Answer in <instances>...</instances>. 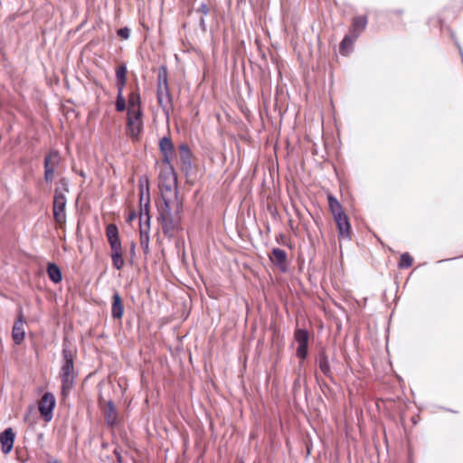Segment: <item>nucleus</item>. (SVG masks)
I'll return each mask as SVG.
<instances>
[{
    "instance_id": "c9c22d12",
    "label": "nucleus",
    "mask_w": 463,
    "mask_h": 463,
    "mask_svg": "<svg viewBox=\"0 0 463 463\" xmlns=\"http://www.w3.org/2000/svg\"><path fill=\"white\" fill-rule=\"evenodd\" d=\"M56 170L47 167L43 169V180L46 184H52L55 178Z\"/></svg>"
},
{
    "instance_id": "f3484780",
    "label": "nucleus",
    "mask_w": 463,
    "mask_h": 463,
    "mask_svg": "<svg viewBox=\"0 0 463 463\" xmlns=\"http://www.w3.org/2000/svg\"><path fill=\"white\" fill-rule=\"evenodd\" d=\"M125 312L123 298L116 288L113 289L111 296V317L114 320H121Z\"/></svg>"
},
{
    "instance_id": "c756f323",
    "label": "nucleus",
    "mask_w": 463,
    "mask_h": 463,
    "mask_svg": "<svg viewBox=\"0 0 463 463\" xmlns=\"http://www.w3.org/2000/svg\"><path fill=\"white\" fill-rule=\"evenodd\" d=\"M180 162H186L192 160L193 152L187 143H181L178 146Z\"/></svg>"
},
{
    "instance_id": "e2e57ef3",
    "label": "nucleus",
    "mask_w": 463,
    "mask_h": 463,
    "mask_svg": "<svg viewBox=\"0 0 463 463\" xmlns=\"http://www.w3.org/2000/svg\"><path fill=\"white\" fill-rule=\"evenodd\" d=\"M439 24H440V26H442V24H443V20L442 19H439Z\"/></svg>"
},
{
    "instance_id": "5701e85b",
    "label": "nucleus",
    "mask_w": 463,
    "mask_h": 463,
    "mask_svg": "<svg viewBox=\"0 0 463 463\" xmlns=\"http://www.w3.org/2000/svg\"><path fill=\"white\" fill-rule=\"evenodd\" d=\"M139 206V222L142 221L143 226L151 229V202H138Z\"/></svg>"
},
{
    "instance_id": "0eeeda50",
    "label": "nucleus",
    "mask_w": 463,
    "mask_h": 463,
    "mask_svg": "<svg viewBox=\"0 0 463 463\" xmlns=\"http://www.w3.org/2000/svg\"><path fill=\"white\" fill-rule=\"evenodd\" d=\"M143 109L128 110L126 133L134 141H138L144 131Z\"/></svg>"
},
{
    "instance_id": "c03bdc74",
    "label": "nucleus",
    "mask_w": 463,
    "mask_h": 463,
    "mask_svg": "<svg viewBox=\"0 0 463 463\" xmlns=\"http://www.w3.org/2000/svg\"><path fill=\"white\" fill-rule=\"evenodd\" d=\"M196 12L203 14V16H206V15L209 14L210 9H209L207 4L203 2V3H201L199 7L197 8Z\"/></svg>"
},
{
    "instance_id": "864d4df0",
    "label": "nucleus",
    "mask_w": 463,
    "mask_h": 463,
    "mask_svg": "<svg viewBox=\"0 0 463 463\" xmlns=\"http://www.w3.org/2000/svg\"><path fill=\"white\" fill-rule=\"evenodd\" d=\"M408 463H414L412 452L410 450L408 453Z\"/></svg>"
},
{
    "instance_id": "6e6552de",
    "label": "nucleus",
    "mask_w": 463,
    "mask_h": 463,
    "mask_svg": "<svg viewBox=\"0 0 463 463\" xmlns=\"http://www.w3.org/2000/svg\"><path fill=\"white\" fill-rule=\"evenodd\" d=\"M310 390L307 386V374L303 373L302 371L298 370L296 372V378L294 379L292 384V396L294 404L298 405L302 396L304 397L305 402H307Z\"/></svg>"
},
{
    "instance_id": "aec40b11",
    "label": "nucleus",
    "mask_w": 463,
    "mask_h": 463,
    "mask_svg": "<svg viewBox=\"0 0 463 463\" xmlns=\"http://www.w3.org/2000/svg\"><path fill=\"white\" fill-rule=\"evenodd\" d=\"M335 224L337 231V237L339 241L346 240L351 241L353 235V228L349 216L337 222Z\"/></svg>"
},
{
    "instance_id": "9b49d317",
    "label": "nucleus",
    "mask_w": 463,
    "mask_h": 463,
    "mask_svg": "<svg viewBox=\"0 0 463 463\" xmlns=\"http://www.w3.org/2000/svg\"><path fill=\"white\" fill-rule=\"evenodd\" d=\"M173 183L174 194L177 197L180 194L178 184V174L173 164L163 165V168L158 174V184Z\"/></svg>"
},
{
    "instance_id": "3c124183",
    "label": "nucleus",
    "mask_w": 463,
    "mask_h": 463,
    "mask_svg": "<svg viewBox=\"0 0 463 463\" xmlns=\"http://www.w3.org/2000/svg\"><path fill=\"white\" fill-rule=\"evenodd\" d=\"M199 26L201 28V30L205 33L206 30H207V27H206V23H205V20L203 17H202L199 21Z\"/></svg>"
},
{
    "instance_id": "603ef678",
    "label": "nucleus",
    "mask_w": 463,
    "mask_h": 463,
    "mask_svg": "<svg viewBox=\"0 0 463 463\" xmlns=\"http://www.w3.org/2000/svg\"><path fill=\"white\" fill-rule=\"evenodd\" d=\"M268 210L273 215V217H276V215L278 214L277 209L275 207H272L271 205L268 206Z\"/></svg>"
},
{
    "instance_id": "58836bf2",
    "label": "nucleus",
    "mask_w": 463,
    "mask_h": 463,
    "mask_svg": "<svg viewBox=\"0 0 463 463\" xmlns=\"http://www.w3.org/2000/svg\"><path fill=\"white\" fill-rule=\"evenodd\" d=\"M173 200L165 194H160L159 199L156 201V205L172 206Z\"/></svg>"
},
{
    "instance_id": "8fccbe9b",
    "label": "nucleus",
    "mask_w": 463,
    "mask_h": 463,
    "mask_svg": "<svg viewBox=\"0 0 463 463\" xmlns=\"http://www.w3.org/2000/svg\"><path fill=\"white\" fill-rule=\"evenodd\" d=\"M460 258H463V255L453 257V258H448V259L439 260L437 261V263L439 264V263H442V262L453 261V260H456L460 259Z\"/></svg>"
},
{
    "instance_id": "4d7b16f0",
    "label": "nucleus",
    "mask_w": 463,
    "mask_h": 463,
    "mask_svg": "<svg viewBox=\"0 0 463 463\" xmlns=\"http://www.w3.org/2000/svg\"><path fill=\"white\" fill-rule=\"evenodd\" d=\"M305 361L306 360H298V370H300V371L302 370Z\"/></svg>"
},
{
    "instance_id": "f257e3e1",
    "label": "nucleus",
    "mask_w": 463,
    "mask_h": 463,
    "mask_svg": "<svg viewBox=\"0 0 463 463\" xmlns=\"http://www.w3.org/2000/svg\"><path fill=\"white\" fill-rule=\"evenodd\" d=\"M77 357V348L70 340L68 335H64L61 344V364L59 372L61 379V393L66 398L75 384L77 372L74 367L75 359Z\"/></svg>"
},
{
    "instance_id": "de8ad7c7",
    "label": "nucleus",
    "mask_w": 463,
    "mask_h": 463,
    "mask_svg": "<svg viewBox=\"0 0 463 463\" xmlns=\"http://www.w3.org/2000/svg\"><path fill=\"white\" fill-rule=\"evenodd\" d=\"M113 454L115 455L118 463H124V459L120 450L115 449Z\"/></svg>"
},
{
    "instance_id": "412c9836",
    "label": "nucleus",
    "mask_w": 463,
    "mask_h": 463,
    "mask_svg": "<svg viewBox=\"0 0 463 463\" xmlns=\"http://www.w3.org/2000/svg\"><path fill=\"white\" fill-rule=\"evenodd\" d=\"M357 39L358 37L354 33H346L339 43V53L344 57L349 56L354 51V44Z\"/></svg>"
},
{
    "instance_id": "473e14b6",
    "label": "nucleus",
    "mask_w": 463,
    "mask_h": 463,
    "mask_svg": "<svg viewBox=\"0 0 463 463\" xmlns=\"http://www.w3.org/2000/svg\"><path fill=\"white\" fill-rule=\"evenodd\" d=\"M315 379H316V382L317 383V385L319 386V388L325 392V391H328L329 392H332V388L328 385V383L320 376V374L315 371Z\"/></svg>"
},
{
    "instance_id": "7c9ffc66",
    "label": "nucleus",
    "mask_w": 463,
    "mask_h": 463,
    "mask_svg": "<svg viewBox=\"0 0 463 463\" xmlns=\"http://www.w3.org/2000/svg\"><path fill=\"white\" fill-rule=\"evenodd\" d=\"M296 357L298 360H307L309 356V343L297 344Z\"/></svg>"
},
{
    "instance_id": "dca6fc26",
    "label": "nucleus",
    "mask_w": 463,
    "mask_h": 463,
    "mask_svg": "<svg viewBox=\"0 0 463 463\" xmlns=\"http://www.w3.org/2000/svg\"><path fill=\"white\" fill-rule=\"evenodd\" d=\"M16 434L12 427L5 428L0 432V446L3 454H9L14 449Z\"/></svg>"
},
{
    "instance_id": "052dcab7",
    "label": "nucleus",
    "mask_w": 463,
    "mask_h": 463,
    "mask_svg": "<svg viewBox=\"0 0 463 463\" xmlns=\"http://www.w3.org/2000/svg\"><path fill=\"white\" fill-rule=\"evenodd\" d=\"M261 58L266 59V54L264 52H261Z\"/></svg>"
},
{
    "instance_id": "a18cd8bd",
    "label": "nucleus",
    "mask_w": 463,
    "mask_h": 463,
    "mask_svg": "<svg viewBox=\"0 0 463 463\" xmlns=\"http://www.w3.org/2000/svg\"><path fill=\"white\" fill-rule=\"evenodd\" d=\"M405 13L404 9L402 8H393L387 11V14L389 15L395 14L398 16H402Z\"/></svg>"
},
{
    "instance_id": "49530a36",
    "label": "nucleus",
    "mask_w": 463,
    "mask_h": 463,
    "mask_svg": "<svg viewBox=\"0 0 463 463\" xmlns=\"http://www.w3.org/2000/svg\"><path fill=\"white\" fill-rule=\"evenodd\" d=\"M138 214H139V213H138L137 211H132V212H131V213H128V215L126 217V222H127L128 223H129V224H130V223H132V222H133V221H134L135 219H137V217L138 216Z\"/></svg>"
},
{
    "instance_id": "9d476101",
    "label": "nucleus",
    "mask_w": 463,
    "mask_h": 463,
    "mask_svg": "<svg viewBox=\"0 0 463 463\" xmlns=\"http://www.w3.org/2000/svg\"><path fill=\"white\" fill-rule=\"evenodd\" d=\"M56 403L55 395L52 392H46L38 404V410L46 423L52 420Z\"/></svg>"
},
{
    "instance_id": "ddd939ff",
    "label": "nucleus",
    "mask_w": 463,
    "mask_h": 463,
    "mask_svg": "<svg viewBox=\"0 0 463 463\" xmlns=\"http://www.w3.org/2000/svg\"><path fill=\"white\" fill-rule=\"evenodd\" d=\"M66 205H67V197L62 194L57 193V194H53V203H52V214L53 218L57 222H62L66 220Z\"/></svg>"
},
{
    "instance_id": "4be33fe9",
    "label": "nucleus",
    "mask_w": 463,
    "mask_h": 463,
    "mask_svg": "<svg viewBox=\"0 0 463 463\" xmlns=\"http://www.w3.org/2000/svg\"><path fill=\"white\" fill-rule=\"evenodd\" d=\"M368 24V16L366 14H359L353 17L350 27V33L359 36L366 29Z\"/></svg>"
},
{
    "instance_id": "f03ea898",
    "label": "nucleus",
    "mask_w": 463,
    "mask_h": 463,
    "mask_svg": "<svg viewBox=\"0 0 463 463\" xmlns=\"http://www.w3.org/2000/svg\"><path fill=\"white\" fill-rule=\"evenodd\" d=\"M106 236L110 247V259L112 266L117 270H121L126 261L123 258L122 241L119 230L116 223H109L106 227Z\"/></svg>"
},
{
    "instance_id": "423d86ee",
    "label": "nucleus",
    "mask_w": 463,
    "mask_h": 463,
    "mask_svg": "<svg viewBox=\"0 0 463 463\" xmlns=\"http://www.w3.org/2000/svg\"><path fill=\"white\" fill-rule=\"evenodd\" d=\"M127 82L128 65L123 61L115 69V86L117 89L115 109L117 112H124L127 109V99L124 96Z\"/></svg>"
},
{
    "instance_id": "4468645a",
    "label": "nucleus",
    "mask_w": 463,
    "mask_h": 463,
    "mask_svg": "<svg viewBox=\"0 0 463 463\" xmlns=\"http://www.w3.org/2000/svg\"><path fill=\"white\" fill-rule=\"evenodd\" d=\"M326 199L328 210L332 214L335 223L348 216L335 195H334L332 193H327Z\"/></svg>"
},
{
    "instance_id": "4c0bfd02",
    "label": "nucleus",
    "mask_w": 463,
    "mask_h": 463,
    "mask_svg": "<svg viewBox=\"0 0 463 463\" xmlns=\"http://www.w3.org/2000/svg\"><path fill=\"white\" fill-rule=\"evenodd\" d=\"M174 197L176 203L175 209L174 210L175 217H180L184 208V202L182 199H180L179 194L177 197L174 194Z\"/></svg>"
},
{
    "instance_id": "c85d7f7f",
    "label": "nucleus",
    "mask_w": 463,
    "mask_h": 463,
    "mask_svg": "<svg viewBox=\"0 0 463 463\" xmlns=\"http://www.w3.org/2000/svg\"><path fill=\"white\" fill-rule=\"evenodd\" d=\"M413 260H413L412 256L409 252H407V251L402 252L400 255V260L398 261L397 267L400 269H409L412 266Z\"/></svg>"
},
{
    "instance_id": "393cba45",
    "label": "nucleus",
    "mask_w": 463,
    "mask_h": 463,
    "mask_svg": "<svg viewBox=\"0 0 463 463\" xmlns=\"http://www.w3.org/2000/svg\"><path fill=\"white\" fill-rule=\"evenodd\" d=\"M46 271H47L49 279L53 284H59L62 281V271L57 263H55L53 261H49L47 263Z\"/></svg>"
},
{
    "instance_id": "680f3d73",
    "label": "nucleus",
    "mask_w": 463,
    "mask_h": 463,
    "mask_svg": "<svg viewBox=\"0 0 463 463\" xmlns=\"http://www.w3.org/2000/svg\"><path fill=\"white\" fill-rule=\"evenodd\" d=\"M311 453V448L307 449V455L308 456Z\"/></svg>"
},
{
    "instance_id": "bf43d9fd",
    "label": "nucleus",
    "mask_w": 463,
    "mask_h": 463,
    "mask_svg": "<svg viewBox=\"0 0 463 463\" xmlns=\"http://www.w3.org/2000/svg\"><path fill=\"white\" fill-rule=\"evenodd\" d=\"M440 409L444 410V411H449V412H452V413H457L458 411L452 410V409H449V408H445V407H440Z\"/></svg>"
},
{
    "instance_id": "39448f33",
    "label": "nucleus",
    "mask_w": 463,
    "mask_h": 463,
    "mask_svg": "<svg viewBox=\"0 0 463 463\" xmlns=\"http://www.w3.org/2000/svg\"><path fill=\"white\" fill-rule=\"evenodd\" d=\"M328 352V347L326 345L321 343L317 345L313 354L316 371H319L330 382L335 383L334 368L331 364V361H335V356L333 355L330 359Z\"/></svg>"
},
{
    "instance_id": "2f4dec72",
    "label": "nucleus",
    "mask_w": 463,
    "mask_h": 463,
    "mask_svg": "<svg viewBox=\"0 0 463 463\" xmlns=\"http://www.w3.org/2000/svg\"><path fill=\"white\" fill-rule=\"evenodd\" d=\"M33 411V404H29L27 406V408L25 410V412H24V422H28L30 429H33L34 425L37 423V420L36 419H31Z\"/></svg>"
},
{
    "instance_id": "ea45409f",
    "label": "nucleus",
    "mask_w": 463,
    "mask_h": 463,
    "mask_svg": "<svg viewBox=\"0 0 463 463\" xmlns=\"http://www.w3.org/2000/svg\"><path fill=\"white\" fill-rule=\"evenodd\" d=\"M157 185L160 190V194H165L166 193L174 191L173 183L158 184Z\"/></svg>"
},
{
    "instance_id": "37998d69",
    "label": "nucleus",
    "mask_w": 463,
    "mask_h": 463,
    "mask_svg": "<svg viewBox=\"0 0 463 463\" xmlns=\"http://www.w3.org/2000/svg\"><path fill=\"white\" fill-rule=\"evenodd\" d=\"M138 195H139V201H143V202H151V192H150V189H146L143 191V194L142 192H138Z\"/></svg>"
},
{
    "instance_id": "a878e982",
    "label": "nucleus",
    "mask_w": 463,
    "mask_h": 463,
    "mask_svg": "<svg viewBox=\"0 0 463 463\" xmlns=\"http://www.w3.org/2000/svg\"><path fill=\"white\" fill-rule=\"evenodd\" d=\"M150 230L147 227L143 226L142 221L140 222L139 233H140V245L145 255H147L150 251Z\"/></svg>"
},
{
    "instance_id": "a19ab883",
    "label": "nucleus",
    "mask_w": 463,
    "mask_h": 463,
    "mask_svg": "<svg viewBox=\"0 0 463 463\" xmlns=\"http://www.w3.org/2000/svg\"><path fill=\"white\" fill-rule=\"evenodd\" d=\"M275 241L278 244L291 248V244L288 243L286 235L283 232H279L275 237Z\"/></svg>"
},
{
    "instance_id": "5fc2aeb1",
    "label": "nucleus",
    "mask_w": 463,
    "mask_h": 463,
    "mask_svg": "<svg viewBox=\"0 0 463 463\" xmlns=\"http://www.w3.org/2000/svg\"><path fill=\"white\" fill-rule=\"evenodd\" d=\"M241 47H238V48H237V51H236L238 54H239V53H241V49H242V50H243V49L245 48V42H244L243 40L241 42Z\"/></svg>"
},
{
    "instance_id": "bb28decb",
    "label": "nucleus",
    "mask_w": 463,
    "mask_h": 463,
    "mask_svg": "<svg viewBox=\"0 0 463 463\" xmlns=\"http://www.w3.org/2000/svg\"><path fill=\"white\" fill-rule=\"evenodd\" d=\"M310 333L306 327L297 326L294 331V340L297 344L309 343Z\"/></svg>"
},
{
    "instance_id": "a211bd4d",
    "label": "nucleus",
    "mask_w": 463,
    "mask_h": 463,
    "mask_svg": "<svg viewBox=\"0 0 463 463\" xmlns=\"http://www.w3.org/2000/svg\"><path fill=\"white\" fill-rule=\"evenodd\" d=\"M24 323H25V317L21 310L12 329V339L15 345H22L25 339L26 334L23 326Z\"/></svg>"
},
{
    "instance_id": "b1692460",
    "label": "nucleus",
    "mask_w": 463,
    "mask_h": 463,
    "mask_svg": "<svg viewBox=\"0 0 463 463\" xmlns=\"http://www.w3.org/2000/svg\"><path fill=\"white\" fill-rule=\"evenodd\" d=\"M61 163L60 151L55 148H51L44 156L43 169L53 168L57 170Z\"/></svg>"
},
{
    "instance_id": "f8f14e48",
    "label": "nucleus",
    "mask_w": 463,
    "mask_h": 463,
    "mask_svg": "<svg viewBox=\"0 0 463 463\" xmlns=\"http://www.w3.org/2000/svg\"><path fill=\"white\" fill-rule=\"evenodd\" d=\"M158 149L162 156V165L173 164V158L175 156V146L173 140L169 135H164L158 139Z\"/></svg>"
},
{
    "instance_id": "1a4fd4ad",
    "label": "nucleus",
    "mask_w": 463,
    "mask_h": 463,
    "mask_svg": "<svg viewBox=\"0 0 463 463\" xmlns=\"http://www.w3.org/2000/svg\"><path fill=\"white\" fill-rule=\"evenodd\" d=\"M268 257L271 265L278 268L280 272L287 273L289 270L290 261L285 250L279 247H273Z\"/></svg>"
},
{
    "instance_id": "79ce46f5",
    "label": "nucleus",
    "mask_w": 463,
    "mask_h": 463,
    "mask_svg": "<svg viewBox=\"0 0 463 463\" xmlns=\"http://www.w3.org/2000/svg\"><path fill=\"white\" fill-rule=\"evenodd\" d=\"M136 248L137 243L134 241H130V248H129V264H134V258L136 256Z\"/></svg>"
},
{
    "instance_id": "2eb2a0df",
    "label": "nucleus",
    "mask_w": 463,
    "mask_h": 463,
    "mask_svg": "<svg viewBox=\"0 0 463 463\" xmlns=\"http://www.w3.org/2000/svg\"><path fill=\"white\" fill-rule=\"evenodd\" d=\"M101 410L103 411L105 423L109 427L114 428L119 424L118 412L116 403L112 399L108 400L106 402L105 408L102 407Z\"/></svg>"
},
{
    "instance_id": "f704fd0d",
    "label": "nucleus",
    "mask_w": 463,
    "mask_h": 463,
    "mask_svg": "<svg viewBox=\"0 0 463 463\" xmlns=\"http://www.w3.org/2000/svg\"><path fill=\"white\" fill-rule=\"evenodd\" d=\"M146 189H150V180L146 175H142L138 178V192H142Z\"/></svg>"
},
{
    "instance_id": "09e8293b",
    "label": "nucleus",
    "mask_w": 463,
    "mask_h": 463,
    "mask_svg": "<svg viewBox=\"0 0 463 463\" xmlns=\"http://www.w3.org/2000/svg\"><path fill=\"white\" fill-rule=\"evenodd\" d=\"M106 400L102 394V392H99L98 393V404L99 406L100 409H102V406L103 404L105 405L106 404Z\"/></svg>"
},
{
    "instance_id": "cd10ccee",
    "label": "nucleus",
    "mask_w": 463,
    "mask_h": 463,
    "mask_svg": "<svg viewBox=\"0 0 463 463\" xmlns=\"http://www.w3.org/2000/svg\"><path fill=\"white\" fill-rule=\"evenodd\" d=\"M59 193L60 194H62L63 195H66V194L70 193V180L66 176H61L58 182L57 186L54 190V194H57Z\"/></svg>"
},
{
    "instance_id": "6ab92c4d",
    "label": "nucleus",
    "mask_w": 463,
    "mask_h": 463,
    "mask_svg": "<svg viewBox=\"0 0 463 463\" xmlns=\"http://www.w3.org/2000/svg\"><path fill=\"white\" fill-rule=\"evenodd\" d=\"M128 109L137 111L142 109V99L137 75H135V88H132L128 99Z\"/></svg>"
},
{
    "instance_id": "7ed1b4c3",
    "label": "nucleus",
    "mask_w": 463,
    "mask_h": 463,
    "mask_svg": "<svg viewBox=\"0 0 463 463\" xmlns=\"http://www.w3.org/2000/svg\"><path fill=\"white\" fill-rule=\"evenodd\" d=\"M157 216L156 220L160 223L165 236L173 237L172 232H180L183 231L181 217H175L172 206L156 205Z\"/></svg>"
},
{
    "instance_id": "72a5a7b5",
    "label": "nucleus",
    "mask_w": 463,
    "mask_h": 463,
    "mask_svg": "<svg viewBox=\"0 0 463 463\" xmlns=\"http://www.w3.org/2000/svg\"><path fill=\"white\" fill-rule=\"evenodd\" d=\"M193 162L192 160L186 162H181V171L184 175L188 178L192 173ZM186 183H190L189 179H186Z\"/></svg>"
},
{
    "instance_id": "6e6d98bb",
    "label": "nucleus",
    "mask_w": 463,
    "mask_h": 463,
    "mask_svg": "<svg viewBox=\"0 0 463 463\" xmlns=\"http://www.w3.org/2000/svg\"><path fill=\"white\" fill-rule=\"evenodd\" d=\"M82 178H86V173L83 170H79L76 172Z\"/></svg>"
},
{
    "instance_id": "e433bc0d",
    "label": "nucleus",
    "mask_w": 463,
    "mask_h": 463,
    "mask_svg": "<svg viewBox=\"0 0 463 463\" xmlns=\"http://www.w3.org/2000/svg\"><path fill=\"white\" fill-rule=\"evenodd\" d=\"M117 34L121 40L127 41L130 37L131 29L128 26H123L118 30Z\"/></svg>"
},
{
    "instance_id": "13d9d810",
    "label": "nucleus",
    "mask_w": 463,
    "mask_h": 463,
    "mask_svg": "<svg viewBox=\"0 0 463 463\" xmlns=\"http://www.w3.org/2000/svg\"><path fill=\"white\" fill-rule=\"evenodd\" d=\"M44 434L43 432H40L37 434V440L40 441L43 439Z\"/></svg>"
},
{
    "instance_id": "20e7f679",
    "label": "nucleus",
    "mask_w": 463,
    "mask_h": 463,
    "mask_svg": "<svg viewBox=\"0 0 463 463\" xmlns=\"http://www.w3.org/2000/svg\"><path fill=\"white\" fill-rule=\"evenodd\" d=\"M164 97L166 99V101L173 106L174 99L168 83V70L165 63H162L158 67L156 77V99L164 114L168 117L169 110L166 106L164 105Z\"/></svg>"
}]
</instances>
